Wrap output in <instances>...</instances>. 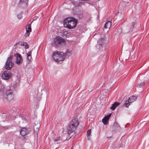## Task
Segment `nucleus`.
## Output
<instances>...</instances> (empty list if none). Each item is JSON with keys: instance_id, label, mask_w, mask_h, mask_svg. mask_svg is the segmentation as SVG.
I'll return each mask as SVG.
<instances>
[{"instance_id": "obj_1", "label": "nucleus", "mask_w": 149, "mask_h": 149, "mask_svg": "<svg viewBox=\"0 0 149 149\" xmlns=\"http://www.w3.org/2000/svg\"><path fill=\"white\" fill-rule=\"evenodd\" d=\"M66 53L56 51L53 52L52 57L54 61L58 63L63 61L66 58Z\"/></svg>"}, {"instance_id": "obj_10", "label": "nucleus", "mask_w": 149, "mask_h": 149, "mask_svg": "<svg viewBox=\"0 0 149 149\" xmlns=\"http://www.w3.org/2000/svg\"><path fill=\"white\" fill-rule=\"evenodd\" d=\"M30 131V130L29 129L23 128L20 131V133L22 136H24L29 134Z\"/></svg>"}, {"instance_id": "obj_3", "label": "nucleus", "mask_w": 149, "mask_h": 149, "mask_svg": "<svg viewBox=\"0 0 149 149\" xmlns=\"http://www.w3.org/2000/svg\"><path fill=\"white\" fill-rule=\"evenodd\" d=\"M79 123L77 118L73 119L69 124L68 127V132L70 134L76 130Z\"/></svg>"}, {"instance_id": "obj_23", "label": "nucleus", "mask_w": 149, "mask_h": 149, "mask_svg": "<svg viewBox=\"0 0 149 149\" xmlns=\"http://www.w3.org/2000/svg\"><path fill=\"white\" fill-rule=\"evenodd\" d=\"M146 85L145 82H142L138 84L137 85V87L138 88H142L143 87Z\"/></svg>"}, {"instance_id": "obj_28", "label": "nucleus", "mask_w": 149, "mask_h": 149, "mask_svg": "<svg viewBox=\"0 0 149 149\" xmlns=\"http://www.w3.org/2000/svg\"><path fill=\"white\" fill-rule=\"evenodd\" d=\"M29 48V45H26L25 46V48L26 49H27Z\"/></svg>"}, {"instance_id": "obj_11", "label": "nucleus", "mask_w": 149, "mask_h": 149, "mask_svg": "<svg viewBox=\"0 0 149 149\" xmlns=\"http://www.w3.org/2000/svg\"><path fill=\"white\" fill-rule=\"evenodd\" d=\"M111 113L109 114L107 116H105L102 119V122L105 125H106L108 124V121L111 115Z\"/></svg>"}, {"instance_id": "obj_27", "label": "nucleus", "mask_w": 149, "mask_h": 149, "mask_svg": "<svg viewBox=\"0 0 149 149\" xmlns=\"http://www.w3.org/2000/svg\"><path fill=\"white\" fill-rule=\"evenodd\" d=\"M73 3L74 4L75 6H78V4H76V3L77 2L75 1H74L73 2Z\"/></svg>"}, {"instance_id": "obj_15", "label": "nucleus", "mask_w": 149, "mask_h": 149, "mask_svg": "<svg viewBox=\"0 0 149 149\" xmlns=\"http://www.w3.org/2000/svg\"><path fill=\"white\" fill-rule=\"evenodd\" d=\"M120 104V103L119 102H114L112 105V106L110 107V109L112 110H114Z\"/></svg>"}, {"instance_id": "obj_31", "label": "nucleus", "mask_w": 149, "mask_h": 149, "mask_svg": "<svg viewBox=\"0 0 149 149\" xmlns=\"http://www.w3.org/2000/svg\"><path fill=\"white\" fill-rule=\"evenodd\" d=\"M70 53V52L68 50H67L66 52V53Z\"/></svg>"}, {"instance_id": "obj_6", "label": "nucleus", "mask_w": 149, "mask_h": 149, "mask_svg": "<svg viewBox=\"0 0 149 149\" xmlns=\"http://www.w3.org/2000/svg\"><path fill=\"white\" fill-rule=\"evenodd\" d=\"M107 39L105 37L101 38L97 41L98 44L102 47H105L108 43Z\"/></svg>"}, {"instance_id": "obj_17", "label": "nucleus", "mask_w": 149, "mask_h": 149, "mask_svg": "<svg viewBox=\"0 0 149 149\" xmlns=\"http://www.w3.org/2000/svg\"><path fill=\"white\" fill-rule=\"evenodd\" d=\"M137 97L136 96L133 95L130 97L129 100H130V103H132L135 101L137 98Z\"/></svg>"}, {"instance_id": "obj_4", "label": "nucleus", "mask_w": 149, "mask_h": 149, "mask_svg": "<svg viewBox=\"0 0 149 149\" xmlns=\"http://www.w3.org/2000/svg\"><path fill=\"white\" fill-rule=\"evenodd\" d=\"M54 47L57 48H61L65 45V42L64 39L59 37L54 38Z\"/></svg>"}, {"instance_id": "obj_18", "label": "nucleus", "mask_w": 149, "mask_h": 149, "mask_svg": "<svg viewBox=\"0 0 149 149\" xmlns=\"http://www.w3.org/2000/svg\"><path fill=\"white\" fill-rule=\"evenodd\" d=\"M31 51H30L26 54L27 59L29 61H30L31 59Z\"/></svg>"}, {"instance_id": "obj_30", "label": "nucleus", "mask_w": 149, "mask_h": 149, "mask_svg": "<svg viewBox=\"0 0 149 149\" xmlns=\"http://www.w3.org/2000/svg\"><path fill=\"white\" fill-rule=\"evenodd\" d=\"M17 17L19 19H20L21 18V16L20 15H17Z\"/></svg>"}, {"instance_id": "obj_33", "label": "nucleus", "mask_w": 149, "mask_h": 149, "mask_svg": "<svg viewBox=\"0 0 149 149\" xmlns=\"http://www.w3.org/2000/svg\"><path fill=\"white\" fill-rule=\"evenodd\" d=\"M125 6H124L123 7H125Z\"/></svg>"}, {"instance_id": "obj_2", "label": "nucleus", "mask_w": 149, "mask_h": 149, "mask_svg": "<svg viewBox=\"0 0 149 149\" xmlns=\"http://www.w3.org/2000/svg\"><path fill=\"white\" fill-rule=\"evenodd\" d=\"M77 21L75 19L71 17L66 19L64 22V25L69 29L75 28L77 25Z\"/></svg>"}, {"instance_id": "obj_22", "label": "nucleus", "mask_w": 149, "mask_h": 149, "mask_svg": "<svg viewBox=\"0 0 149 149\" xmlns=\"http://www.w3.org/2000/svg\"><path fill=\"white\" fill-rule=\"evenodd\" d=\"M26 31L31 32V24H28L26 26Z\"/></svg>"}, {"instance_id": "obj_32", "label": "nucleus", "mask_w": 149, "mask_h": 149, "mask_svg": "<svg viewBox=\"0 0 149 149\" xmlns=\"http://www.w3.org/2000/svg\"><path fill=\"white\" fill-rule=\"evenodd\" d=\"M99 15L97 16V18L98 19V20L99 19Z\"/></svg>"}, {"instance_id": "obj_29", "label": "nucleus", "mask_w": 149, "mask_h": 149, "mask_svg": "<svg viewBox=\"0 0 149 149\" xmlns=\"http://www.w3.org/2000/svg\"><path fill=\"white\" fill-rule=\"evenodd\" d=\"M123 4L124 5V3H120V4H119V6L120 7H121V6H122Z\"/></svg>"}, {"instance_id": "obj_21", "label": "nucleus", "mask_w": 149, "mask_h": 149, "mask_svg": "<svg viewBox=\"0 0 149 149\" xmlns=\"http://www.w3.org/2000/svg\"><path fill=\"white\" fill-rule=\"evenodd\" d=\"M91 129L89 130L87 132V135L88 140H90L91 138Z\"/></svg>"}, {"instance_id": "obj_16", "label": "nucleus", "mask_w": 149, "mask_h": 149, "mask_svg": "<svg viewBox=\"0 0 149 149\" xmlns=\"http://www.w3.org/2000/svg\"><path fill=\"white\" fill-rule=\"evenodd\" d=\"M111 25V22L110 21L107 22L104 24V28L105 29L108 28L109 29Z\"/></svg>"}, {"instance_id": "obj_13", "label": "nucleus", "mask_w": 149, "mask_h": 149, "mask_svg": "<svg viewBox=\"0 0 149 149\" xmlns=\"http://www.w3.org/2000/svg\"><path fill=\"white\" fill-rule=\"evenodd\" d=\"M120 127L117 123L116 122H115L112 126V131L114 132H116L118 130H120Z\"/></svg>"}, {"instance_id": "obj_9", "label": "nucleus", "mask_w": 149, "mask_h": 149, "mask_svg": "<svg viewBox=\"0 0 149 149\" xmlns=\"http://www.w3.org/2000/svg\"><path fill=\"white\" fill-rule=\"evenodd\" d=\"M136 26L137 24L136 21H135L134 22H132L131 24L129 25L130 29L127 32H132L134 31L135 32L136 30L137 29Z\"/></svg>"}, {"instance_id": "obj_14", "label": "nucleus", "mask_w": 149, "mask_h": 149, "mask_svg": "<svg viewBox=\"0 0 149 149\" xmlns=\"http://www.w3.org/2000/svg\"><path fill=\"white\" fill-rule=\"evenodd\" d=\"M28 0H20L19 5L22 7H26L28 2Z\"/></svg>"}, {"instance_id": "obj_26", "label": "nucleus", "mask_w": 149, "mask_h": 149, "mask_svg": "<svg viewBox=\"0 0 149 149\" xmlns=\"http://www.w3.org/2000/svg\"><path fill=\"white\" fill-rule=\"evenodd\" d=\"M29 31H26V32L25 33L24 36H25L27 37L29 36L30 34Z\"/></svg>"}, {"instance_id": "obj_12", "label": "nucleus", "mask_w": 149, "mask_h": 149, "mask_svg": "<svg viewBox=\"0 0 149 149\" xmlns=\"http://www.w3.org/2000/svg\"><path fill=\"white\" fill-rule=\"evenodd\" d=\"M4 97L3 100L5 101H10L12 100L13 98V95L12 94L4 95Z\"/></svg>"}, {"instance_id": "obj_24", "label": "nucleus", "mask_w": 149, "mask_h": 149, "mask_svg": "<svg viewBox=\"0 0 149 149\" xmlns=\"http://www.w3.org/2000/svg\"><path fill=\"white\" fill-rule=\"evenodd\" d=\"M60 137H57L56 138L54 139V142H56V141H57V144H58L59 143H60V142H59L60 141Z\"/></svg>"}, {"instance_id": "obj_8", "label": "nucleus", "mask_w": 149, "mask_h": 149, "mask_svg": "<svg viewBox=\"0 0 149 149\" xmlns=\"http://www.w3.org/2000/svg\"><path fill=\"white\" fill-rule=\"evenodd\" d=\"M12 74L8 71H5L2 74V79L6 80H8L11 77Z\"/></svg>"}, {"instance_id": "obj_19", "label": "nucleus", "mask_w": 149, "mask_h": 149, "mask_svg": "<svg viewBox=\"0 0 149 149\" xmlns=\"http://www.w3.org/2000/svg\"><path fill=\"white\" fill-rule=\"evenodd\" d=\"M39 125H38V126L35 125L34 126V131L35 133H36V134H37V133L39 131Z\"/></svg>"}, {"instance_id": "obj_7", "label": "nucleus", "mask_w": 149, "mask_h": 149, "mask_svg": "<svg viewBox=\"0 0 149 149\" xmlns=\"http://www.w3.org/2000/svg\"><path fill=\"white\" fill-rule=\"evenodd\" d=\"M14 56L16 57V63L18 65L21 64L23 62V59L21 55L19 53H16L14 54Z\"/></svg>"}, {"instance_id": "obj_5", "label": "nucleus", "mask_w": 149, "mask_h": 149, "mask_svg": "<svg viewBox=\"0 0 149 149\" xmlns=\"http://www.w3.org/2000/svg\"><path fill=\"white\" fill-rule=\"evenodd\" d=\"M13 57V55H10L6 62L5 68L8 70H10L14 66V63L12 61Z\"/></svg>"}, {"instance_id": "obj_25", "label": "nucleus", "mask_w": 149, "mask_h": 149, "mask_svg": "<svg viewBox=\"0 0 149 149\" xmlns=\"http://www.w3.org/2000/svg\"><path fill=\"white\" fill-rule=\"evenodd\" d=\"M12 94V91L10 90H7L6 92V94L5 95Z\"/></svg>"}, {"instance_id": "obj_20", "label": "nucleus", "mask_w": 149, "mask_h": 149, "mask_svg": "<svg viewBox=\"0 0 149 149\" xmlns=\"http://www.w3.org/2000/svg\"><path fill=\"white\" fill-rule=\"evenodd\" d=\"M130 103V100H127L126 101L125 103L123 105V106H125L126 107L128 108Z\"/></svg>"}]
</instances>
